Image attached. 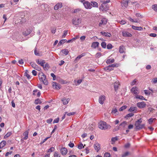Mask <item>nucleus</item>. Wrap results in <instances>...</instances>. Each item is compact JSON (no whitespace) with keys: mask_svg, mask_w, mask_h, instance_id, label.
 <instances>
[{"mask_svg":"<svg viewBox=\"0 0 157 157\" xmlns=\"http://www.w3.org/2000/svg\"><path fill=\"white\" fill-rule=\"evenodd\" d=\"M142 118H140L136 121L135 125L136 127L135 128L136 129L139 130L145 128V124L144 123H142Z\"/></svg>","mask_w":157,"mask_h":157,"instance_id":"nucleus-1","label":"nucleus"},{"mask_svg":"<svg viewBox=\"0 0 157 157\" xmlns=\"http://www.w3.org/2000/svg\"><path fill=\"white\" fill-rule=\"evenodd\" d=\"M98 127L100 129L104 130L111 128L110 125L107 124L105 122L103 121H101L98 123Z\"/></svg>","mask_w":157,"mask_h":157,"instance_id":"nucleus-2","label":"nucleus"},{"mask_svg":"<svg viewBox=\"0 0 157 157\" xmlns=\"http://www.w3.org/2000/svg\"><path fill=\"white\" fill-rule=\"evenodd\" d=\"M39 75L40 74H39V78L40 81H42L44 85H47L48 83L46 80V76L44 74H43L41 75V77H40Z\"/></svg>","mask_w":157,"mask_h":157,"instance_id":"nucleus-3","label":"nucleus"},{"mask_svg":"<svg viewBox=\"0 0 157 157\" xmlns=\"http://www.w3.org/2000/svg\"><path fill=\"white\" fill-rule=\"evenodd\" d=\"M82 19L76 17H74L72 20V22L73 24L75 25H78L81 22Z\"/></svg>","mask_w":157,"mask_h":157,"instance_id":"nucleus-4","label":"nucleus"},{"mask_svg":"<svg viewBox=\"0 0 157 157\" xmlns=\"http://www.w3.org/2000/svg\"><path fill=\"white\" fill-rule=\"evenodd\" d=\"M137 106L140 109L144 108L146 106V104L144 101L139 102L136 104Z\"/></svg>","mask_w":157,"mask_h":157,"instance_id":"nucleus-5","label":"nucleus"},{"mask_svg":"<svg viewBox=\"0 0 157 157\" xmlns=\"http://www.w3.org/2000/svg\"><path fill=\"white\" fill-rule=\"evenodd\" d=\"M31 66L35 70L40 71L41 70V69L40 67H38V66L35 63H34L33 62H31L30 63Z\"/></svg>","mask_w":157,"mask_h":157,"instance_id":"nucleus-6","label":"nucleus"},{"mask_svg":"<svg viewBox=\"0 0 157 157\" xmlns=\"http://www.w3.org/2000/svg\"><path fill=\"white\" fill-rule=\"evenodd\" d=\"M83 4L85 7L86 9H91L92 7H91V3H90L89 2L87 1L85 2Z\"/></svg>","mask_w":157,"mask_h":157,"instance_id":"nucleus-7","label":"nucleus"},{"mask_svg":"<svg viewBox=\"0 0 157 157\" xmlns=\"http://www.w3.org/2000/svg\"><path fill=\"white\" fill-rule=\"evenodd\" d=\"M105 97L103 95L100 96L99 98L98 101L99 103L101 104H103L104 103V101L105 100Z\"/></svg>","mask_w":157,"mask_h":157,"instance_id":"nucleus-8","label":"nucleus"},{"mask_svg":"<svg viewBox=\"0 0 157 157\" xmlns=\"http://www.w3.org/2000/svg\"><path fill=\"white\" fill-rule=\"evenodd\" d=\"M131 91L134 94H136L139 93V91L138 88L136 87H133L131 90Z\"/></svg>","mask_w":157,"mask_h":157,"instance_id":"nucleus-9","label":"nucleus"},{"mask_svg":"<svg viewBox=\"0 0 157 157\" xmlns=\"http://www.w3.org/2000/svg\"><path fill=\"white\" fill-rule=\"evenodd\" d=\"M94 147L95 150L98 152L100 149V145L98 142H95L94 145Z\"/></svg>","mask_w":157,"mask_h":157,"instance_id":"nucleus-10","label":"nucleus"},{"mask_svg":"<svg viewBox=\"0 0 157 157\" xmlns=\"http://www.w3.org/2000/svg\"><path fill=\"white\" fill-rule=\"evenodd\" d=\"M52 86L53 87H55L56 89H59L61 88L60 85L59 84L56 82H53Z\"/></svg>","mask_w":157,"mask_h":157,"instance_id":"nucleus-11","label":"nucleus"},{"mask_svg":"<svg viewBox=\"0 0 157 157\" xmlns=\"http://www.w3.org/2000/svg\"><path fill=\"white\" fill-rule=\"evenodd\" d=\"M60 152L63 155H65L67 151V149L65 147H62L60 149Z\"/></svg>","mask_w":157,"mask_h":157,"instance_id":"nucleus-12","label":"nucleus"},{"mask_svg":"<svg viewBox=\"0 0 157 157\" xmlns=\"http://www.w3.org/2000/svg\"><path fill=\"white\" fill-rule=\"evenodd\" d=\"M99 43L98 42H94L92 44L91 47L94 48H96L98 47Z\"/></svg>","mask_w":157,"mask_h":157,"instance_id":"nucleus-13","label":"nucleus"},{"mask_svg":"<svg viewBox=\"0 0 157 157\" xmlns=\"http://www.w3.org/2000/svg\"><path fill=\"white\" fill-rule=\"evenodd\" d=\"M129 1V0L123 1L121 3L122 6L125 7H127L128 6Z\"/></svg>","mask_w":157,"mask_h":157,"instance_id":"nucleus-14","label":"nucleus"},{"mask_svg":"<svg viewBox=\"0 0 157 157\" xmlns=\"http://www.w3.org/2000/svg\"><path fill=\"white\" fill-rule=\"evenodd\" d=\"M122 34L123 36L125 37H130L132 36V35L130 33L126 31L123 32Z\"/></svg>","mask_w":157,"mask_h":157,"instance_id":"nucleus-15","label":"nucleus"},{"mask_svg":"<svg viewBox=\"0 0 157 157\" xmlns=\"http://www.w3.org/2000/svg\"><path fill=\"white\" fill-rule=\"evenodd\" d=\"M100 10L102 11H106L108 10L107 7H106L104 6V4H101L99 8Z\"/></svg>","mask_w":157,"mask_h":157,"instance_id":"nucleus-16","label":"nucleus"},{"mask_svg":"<svg viewBox=\"0 0 157 157\" xmlns=\"http://www.w3.org/2000/svg\"><path fill=\"white\" fill-rule=\"evenodd\" d=\"M62 6V3H58L54 6V9L55 10H57L59 8H61Z\"/></svg>","mask_w":157,"mask_h":157,"instance_id":"nucleus-17","label":"nucleus"},{"mask_svg":"<svg viewBox=\"0 0 157 157\" xmlns=\"http://www.w3.org/2000/svg\"><path fill=\"white\" fill-rule=\"evenodd\" d=\"M29 129H28V130H26L23 133V135L25 136L23 138L24 140H26L28 139V135L29 134Z\"/></svg>","mask_w":157,"mask_h":157,"instance_id":"nucleus-18","label":"nucleus"},{"mask_svg":"<svg viewBox=\"0 0 157 157\" xmlns=\"http://www.w3.org/2000/svg\"><path fill=\"white\" fill-rule=\"evenodd\" d=\"M125 49L123 45L119 47V52L121 53L125 52Z\"/></svg>","mask_w":157,"mask_h":157,"instance_id":"nucleus-19","label":"nucleus"},{"mask_svg":"<svg viewBox=\"0 0 157 157\" xmlns=\"http://www.w3.org/2000/svg\"><path fill=\"white\" fill-rule=\"evenodd\" d=\"M100 33L104 36L107 37H110L111 36V34L108 33H106L103 31H102Z\"/></svg>","mask_w":157,"mask_h":157,"instance_id":"nucleus-20","label":"nucleus"},{"mask_svg":"<svg viewBox=\"0 0 157 157\" xmlns=\"http://www.w3.org/2000/svg\"><path fill=\"white\" fill-rule=\"evenodd\" d=\"M132 28L133 29L138 31H141L143 30V28L142 27L136 26L134 25L132 26Z\"/></svg>","mask_w":157,"mask_h":157,"instance_id":"nucleus-21","label":"nucleus"},{"mask_svg":"<svg viewBox=\"0 0 157 157\" xmlns=\"http://www.w3.org/2000/svg\"><path fill=\"white\" fill-rule=\"evenodd\" d=\"M69 100L70 99L69 98L66 99L65 98H63L62 99V101H63V105H66L67 104Z\"/></svg>","mask_w":157,"mask_h":157,"instance_id":"nucleus-22","label":"nucleus"},{"mask_svg":"<svg viewBox=\"0 0 157 157\" xmlns=\"http://www.w3.org/2000/svg\"><path fill=\"white\" fill-rule=\"evenodd\" d=\"M91 7L92 6L93 7H98V4L97 2L95 1L91 2Z\"/></svg>","mask_w":157,"mask_h":157,"instance_id":"nucleus-23","label":"nucleus"},{"mask_svg":"<svg viewBox=\"0 0 157 157\" xmlns=\"http://www.w3.org/2000/svg\"><path fill=\"white\" fill-rule=\"evenodd\" d=\"M137 110V108L136 107H131L128 109L129 112H136Z\"/></svg>","mask_w":157,"mask_h":157,"instance_id":"nucleus-24","label":"nucleus"},{"mask_svg":"<svg viewBox=\"0 0 157 157\" xmlns=\"http://www.w3.org/2000/svg\"><path fill=\"white\" fill-rule=\"evenodd\" d=\"M104 70L105 71H110L112 70H113V69L111 67L110 65H109L107 67H105L104 68Z\"/></svg>","mask_w":157,"mask_h":157,"instance_id":"nucleus-25","label":"nucleus"},{"mask_svg":"<svg viewBox=\"0 0 157 157\" xmlns=\"http://www.w3.org/2000/svg\"><path fill=\"white\" fill-rule=\"evenodd\" d=\"M114 61V59H108L106 61V63L108 64H110L111 63H113Z\"/></svg>","mask_w":157,"mask_h":157,"instance_id":"nucleus-26","label":"nucleus"},{"mask_svg":"<svg viewBox=\"0 0 157 157\" xmlns=\"http://www.w3.org/2000/svg\"><path fill=\"white\" fill-rule=\"evenodd\" d=\"M136 99H140L141 100H146L145 98L144 97L142 96L139 95H136Z\"/></svg>","mask_w":157,"mask_h":157,"instance_id":"nucleus-27","label":"nucleus"},{"mask_svg":"<svg viewBox=\"0 0 157 157\" xmlns=\"http://www.w3.org/2000/svg\"><path fill=\"white\" fill-rule=\"evenodd\" d=\"M6 144V142L5 140L2 141L0 143V149L3 148L5 145Z\"/></svg>","mask_w":157,"mask_h":157,"instance_id":"nucleus-28","label":"nucleus"},{"mask_svg":"<svg viewBox=\"0 0 157 157\" xmlns=\"http://www.w3.org/2000/svg\"><path fill=\"white\" fill-rule=\"evenodd\" d=\"M67 40L66 39H62L59 41L58 44V45H60L66 42H67Z\"/></svg>","mask_w":157,"mask_h":157,"instance_id":"nucleus-29","label":"nucleus"},{"mask_svg":"<svg viewBox=\"0 0 157 157\" xmlns=\"http://www.w3.org/2000/svg\"><path fill=\"white\" fill-rule=\"evenodd\" d=\"M19 20H21V21L19 22H20V24H22L26 21L25 19V18L24 17H19Z\"/></svg>","mask_w":157,"mask_h":157,"instance_id":"nucleus-30","label":"nucleus"},{"mask_svg":"<svg viewBox=\"0 0 157 157\" xmlns=\"http://www.w3.org/2000/svg\"><path fill=\"white\" fill-rule=\"evenodd\" d=\"M114 87L115 92L117 93V91L118 90V82H115L114 83Z\"/></svg>","mask_w":157,"mask_h":157,"instance_id":"nucleus-31","label":"nucleus"},{"mask_svg":"<svg viewBox=\"0 0 157 157\" xmlns=\"http://www.w3.org/2000/svg\"><path fill=\"white\" fill-rule=\"evenodd\" d=\"M42 103V102L39 99L37 98L35 100V103L36 105L40 104Z\"/></svg>","mask_w":157,"mask_h":157,"instance_id":"nucleus-32","label":"nucleus"},{"mask_svg":"<svg viewBox=\"0 0 157 157\" xmlns=\"http://www.w3.org/2000/svg\"><path fill=\"white\" fill-rule=\"evenodd\" d=\"M118 140V137L117 136H116L115 137H113L111 139V144H113L115 141L117 140Z\"/></svg>","mask_w":157,"mask_h":157,"instance_id":"nucleus-33","label":"nucleus"},{"mask_svg":"<svg viewBox=\"0 0 157 157\" xmlns=\"http://www.w3.org/2000/svg\"><path fill=\"white\" fill-rule=\"evenodd\" d=\"M61 52H62L64 54H65V55H67L69 53V51L67 49L62 50Z\"/></svg>","mask_w":157,"mask_h":157,"instance_id":"nucleus-34","label":"nucleus"},{"mask_svg":"<svg viewBox=\"0 0 157 157\" xmlns=\"http://www.w3.org/2000/svg\"><path fill=\"white\" fill-rule=\"evenodd\" d=\"M117 109L116 108V107L114 108L112 110V113L113 114H114L115 115H116V113L117 112Z\"/></svg>","mask_w":157,"mask_h":157,"instance_id":"nucleus-35","label":"nucleus"},{"mask_svg":"<svg viewBox=\"0 0 157 157\" xmlns=\"http://www.w3.org/2000/svg\"><path fill=\"white\" fill-rule=\"evenodd\" d=\"M40 62L39 63V65H40L41 66L43 67L44 66V65L45 63V62L44 60L42 59H40Z\"/></svg>","mask_w":157,"mask_h":157,"instance_id":"nucleus-36","label":"nucleus"},{"mask_svg":"<svg viewBox=\"0 0 157 157\" xmlns=\"http://www.w3.org/2000/svg\"><path fill=\"white\" fill-rule=\"evenodd\" d=\"M101 46L103 48H105L106 46V44L105 42H102L101 43Z\"/></svg>","mask_w":157,"mask_h":157,"instance_id":"nucleus-37","label":"nucleus"},{"mask_svg":"<svg viewBox=\"0 0 157 157\" xmlns=\"http://www.w3.org/2000/svg\"><path fill=\"white\" fill-rule=\"evenodd\" d=\"M12 134V133L11 132H8L4 136V138L5 139L6 138L9 137Z\"/></svg>","mask_w":157,"mask_h":157,"instance_id":"nucleus-38","label":"nucleus"},{"mask_svg":"<svg viewBox=\"0 0 157 157\" xmlns=\"http://www.w3.org/2000/svg\"><path fill=\"white\" fill-rule=\"evenodd\" d=\"M101 2L102 3V4H104L105 6L106 7H107V9L108 10L109 6L107 4L108 3H106V2H105V1H101Z\"/></svg>","mask_w":157,"mask_h":157,"instance_id":"nucleus-39","label":"nucleus"},{"mask_svg":"<svg viewBox=\"0 0 157 157\" xmlns=\"http://www.w3.org/2000/svg\"><path fill=\"white\" fill-rule=\"evenodd\" d=\"M86 145H84V146H83V144H82V143H81L80 144L78 145V148L79 149H81L83 148L84 147V146Z\"/></svg>","mask_w":157,"mask_h":157,"instance_id":"nucleus-40","label":"nucleus"},{"mask_svg":"<svg viewBox=\"0 0 157 157\" xmlns=\"http://www.w3.org/2000/svg\"><path fill=\"white\" fill-rule=\"evenodd\" d=\"M43 67L45 70L46 69L47 70L49 68V64L48 63H46L44 64Z\"/></svg>","mask_w":157,"mask_h":157,"instance_id":"nucleus-41","label":"nucleus"},{"mask_svg":"<svg viewBox=\"0 0 157 157\" xmlns=\"http://www.w3.org/2000/svg\"><path fill=\"white\" fill-rule=\"evenodd\" d=\"M156 118H149L148 120V122L149 124H152V122L154 121Z\"/></svg>","mask_w":157,"mask_h":157,"instance_id":"nucleus-42","label":"nucleus"},{"mask_svg":"<svg viewBox=\"0 0 157 157\" xmlns=\"http://www.w3.org/2000/svg\"><path fill=\"white\" fill-rule=\"evenodd\" d=\"M127 106L126 105H123L119 109V111H123L124 110L126 109L127 108Z\"/></svg>","mask_w":157,"mask_h":157,"instance_id":"nucleus-43","label":"nucleus"},{"mask_svg":"<svg viewBox=\"0 0 157 157\" xmlns=\"http://www.w3.org/2000/svg\"><path fill=\"white\" fill-rule=\"evenodd\" d=\"M134 115L133 113H129L126 115L125 118H129L132 117Z\"/></svg>","mask_w":157,"mask_h":157,"instance_id":"nucleus-44","label":"nucleus"},{"mask_svg":"<svg viewBox=\"0 0 157 157\" xmlns=\"http://www.w3.org/2000/svg\"><path fill=\"white\" fill-rule=\"evenodd\" d=\"M30 33V31H29L28 30H27L26 31L23 32V35L25 36H28Z\"/></svg>","mask_w":157,"mask_h":157,"instance_id":"nucleus-45","label":"nucleus"},{"mask_svg":"<svg viewBox=\"0 0 157 157\" xmlns=\"http://www.w3.org/2000/svg\"><path fill=\"white\" fill-rule=\"evenodd\" d=\"M152 9L156 12H157V5H153L152 6Z\"/></svg>","mask_w":157,"mask_h":157,"instance_id":"nucleus-46","label":"nucleus"},{"mask_svg":"<svg viewBox=\"0 0 157 157\" xmlns=\"http://www.w3.org/2000/svg\"><path fill=\"white\" fill-rule=\"evenodd\" d=\"M67 33H68L67 30L64 31V33L62 36V38H64L66 36V35L67 34Z\"/></svg>","mask_w":157,"mask_h":157,"instance_id":"nucleus-47","label":"nucleus"},{"mask_svg":"<svg viewBox=\"0 0 157 157\" xmlns=\"http://www.w3.org/2000/svg\"><path fill=\"white\" fill-rule=\"evenodd\" d=\"M77 38V37H75V38H73L71 39L68 40L67 41V43H70L74 41Z\"/></svg>","mask_w":157,"mask_h":157,"instance_id":"nucleus-48","label":"nucleus"},{"mask_svg":"<svg viewBox=\"0 0 157 157\" xmlns=\"http://www.w3.org/2000/svg\"><path fill=\"white\" fill-rule=\"evenodd\" d=\"M101 56V53L100 52L97 53L95 55V57L96 58H99Z\"/></svg>","mask_w":157,"mask_h":157,"instance_id":"nucleus-49","label":"nucleus"},{"mask_svg":"<svg viewBox=\"0 0 157 157\" xmlns=\"http://www.w3.org/2000/svg\"><path fill=\"white\" fill-rule=\"evenodd\" d=\"M106 46L107 48L108 49H111L113 48V46L111 44H108Z\"/></svg>","mask_w":157,"mask_h":157,"instance_id":"nucleus-50","label":"nucleus"},{"mask_svg":"<svg viewBox=\"0 0 157 157\" xmlns=\"http://www.w3.org/2000/svg\"><path fill=\"white\" fill-rule=\"evenodd\" d=\"M55 150L54 147H52L48 149L47 151L48 152H52L54 151Z\"/></svg>","mask_w":157,"mask_h":157,"instance_id":"nucleus-51","label":"nucleus"},{"mask_svg":"<svg viewBox=\"0 0 157 157\" xmlns=\"http://www.w3.org/2000/svg\"><path fill=\"white\" fill-rule=\"evenodd\" d=\"M75 113H76L75 112L70 113H68L67 112L65 113V114H67V116H70L71 115H74Z\"/></svg>","mask_w":157,"mask_h":157,"instance_id":"nucleus-52","label":"nucleus"},{"mask_svg":"<svg viewBox=\"0 0 157 157\" xmlns=\"http://www.w3.org/2000/svg\"><path fill=\"white\" fill-rule=\"evenodd\" d=\"M82 58L81 56L80 55L78 56L75 59V61H76L75 62H76V61H78L81 58Z\"/></svg>","mask_w":157,"mask_h":157,"instance_id":"nucleus-53","label":"nucleus"},{"mask_svg":"<svg viewBox=\"0 0 157 157\" xmlns=\"http://www.w3.org/2000/svg\"><path fill=\"white\" fill-rule=\"evenodd\" d=\"M68 146L71 147H73L74 146V144L73 143L71 142H70L68 144Z\"/></svg>","mask_w":157,"mask_h":157,"instance_id":"nucleus-54","label":"nucleus"},{"mask_svg":"<svg viewBox=\"0 0 157 157\" xmlns=\"http://www.w3.org/2000/svg\"><path fill=\"white\" fill-rule=\"evenodd\" d=\"M54 157H60V155L58 154V152L55 151L54 154Z\"/></svg>","mask_w":157,"mask_h":157,"instance_id":"nucleus-55","label":"nucleus"},{"mask_svg":"<svg viewBox=\"0 0 157 157\" xmlns=\"http://www.w3.org/2000/svg\"><path fill=\"white\" fill-rule=\"evenodd\" d=\"M51 76L53 77V80H55L56 79V75L53 73H52L51 74Z\"/></svg>","mask_w":157,"mask_h":157,"instance_id":"nucleus-56","label":"nucleus"},{"mask_svg":"<svg viewBox=\"0 0 157 157\" xmlns=\"http://www.w3.org/2000/svg\"><path fill=\"white\" fill-rule=\"evenodd\" d=\"M105 157H110V155L109 153L108 152H106L104 154Z\"/></svg>","mask_w":157,"mask_h":157,"instance_id":"nucleus-57","label":"nucleus"},{"mask_svg":"<svg viewBox=\"0 0 157 157\" xmlns=\"http://www.w3.org/2000/svg\"><path fill=\"white\" fill-rule=\"evenodd\" d=\"M50 137H47L45 139H44L42 141H41L40 143V144H42L43 143H44L46 140H47L48 138H50Z\"/></svg>","mask_w":157,"mask_h":157,"instance_id":"nucleus-58","label":"nucleus"},{"mask_svg":"<svg viewBox=\"0 0 157 157\" xmlns=\"http://www.w3.org/2000/svg\"><path fill=\"white\" fill-rule=\"evenodd\" d=\"M25 75L27 77L28 79H30L31 78L30 75L27 73L26 71L25 73Z\"/></svg>","mask_w":157,"mask_h":157,"instance_id":"nucleus-59","label":"nucleus"},{"mask_svg":"<svg viewBox=\"0 0 157 157\" xmlns=\"http://www.w3.org/2000/svg\"><path fill=\"white\" fill-rule=\"evenodd\" d=\"M144 92L145 93V94L146 95H150V92L147 90H144Z\"/></svg>","mask_w":157,"mask_h":157,"instance_id":"nucleus-60","label":"nucleus"},{"mask_svg":"<svg viewBox=\"0 0 157 157\" xmlns=\"http://www.w3.org/2000/svg\"><path fill=\"white\" fill-rule=\"evenodd\" d=\"M129 154V152H126L122 155V157H125L127 156Z\"/></svg>","mask_w":157,"mask_h":157,"instance_id":"nucleus-61","label":"nucleus"},{"mask_svg":"<svg viewBox=\"0 0 157 157\" xmlns=\"http://www.w3.org/2000/svg\"><path fill=\"white\" fill-rule=\"evenodd\" d=\"M136 79L134 80L132 82H131V85L132 86H133L134 85L135 83H136Z\"/></svg>","mask_w":157,"mask_h":157,"instance_id":"nucleus-62","label":"nucleus"},{"mask_svg":"<svg viewBox=\"0 0 157 157\" xmlns=\"http://www.w3.org/2000/svg\"><path fill=\"white\" fill-rule=\"evenodd\" d=\"M32 74L34 76H36L37 75V71L35 70H33L32 72Z\"/></svg>","mask_w":157,"mask_h":157,"instance_id":"nucleus-63","label":"nucleus"},{"mask_svg":"<svg viewBox=\"0 0 157 157\" xmlns=\"http://www.w3.org/2000/svg\"><path fill=\"white\" fill-rule=\"evenodd\" d=\"M152 82L153 83H155L157 82V78H154L152 80Z\"/></svg>","mask_w":157,"mask_h":157,"instance_id":"nucleus-64","label":"nucleus"}]
</instances>
